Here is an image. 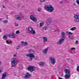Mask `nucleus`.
<instances>
[{
    "label": "nucleus",
    "instance_id": "nucleus-1",
    "mask_svg": "<svg viewBox=\"0 0 79 79\" xmlns=\"http://www.w3.org/2000/svg\"><path fill=\"white\" fill-rule=\"evenodd\" d=\"M61 35H62L61 38L57 42V44H59V45H61L63 42H64L66 37V34H65V32H64L62 31L61 33Z\"/></svg>",
    "mask_w": 79,
    "mask_h": 79
},
{
    "label": "nucleus",
    "instance_id": "nucleus-2",
    "mask_svg": "<svg viewBox=\"0 0 79 79\" xmlns=\"http://www.w3.org/2000/svg\"><path fill=\"white\" fill-rule=\"evenodd\" d=\"M45 8L46 10H47L49 12H53L54 10L53 7L51 5H45Z\"/></svg>",
    "mask_w": 79,
    "mask_h": 79
},
{
    "label": "nucleus",
    "instance_id": "nucleus-3",
    "mask_svg": "<svg viewBox=\"0 0 79 79\" xmlns=\"http://www.w3.org/2000/svg\"><path fill=\"white\" fill-rule=\"evenodd\" d=\"M19 63V60L18 59L14 58H13L11 61V64L12 67H14L15 66V64H18Z\"/></svg>",
    "mask_w": 79,
    "mask_h": 79
},
{
    "label": "nucleus",
    "instance_id": "nucleus-4",
    "mask_svg": "<svg viewBox=\"0 0 79 79\" xmlns=\"http://www.w3.org/2000/svg\"><path fill=\"white\" fill-rule=\"evenodd\" d=\"M64 71H65V73L66 74L65 75V79H69V77L71 76V72H70V70L68 69H64Z\"/></svg>",
    "mask_w": 79,
    "mask_h": 79
},
{
    "label": "nucleus",
    "instance_id": "nucleus-5",
    "mask_svg": "<svg viewBox=\"0 0 79 79\" xmlns=\"http://www.w3.org/2000/svg\"><path fill=\"white\" fill-rule=\"evenodd\" d=\"M74 22L75 23H79V15L75 14L74 16Z\"/></svg>",
    "mask_w": 79,
    "mask_h": 79
},
{
    "label": "nucleus",
    "instance_id": "nucleus-6",
    "mask_svg": "<svg viewBox=\"0 0 79 79\" xmlns=\"http://www.w3.org/2000/svg\"><path fill=\"white\" fill-rule=\"evenodd\" d=\"M28 30L32 34H35V31L33 30V28L31 27H28Z\"/></svg>",
    "mask_w": 79,
    "mask_h": 79
},
{
    "label": "nucleus",
    "instance_id": "nucleus-7",
    "mask_svg": "<svg viewBox=\"0 0 79 79\" xmlns=\"http://www.w3.org/2000/svg\"><path fill=\"white\" fill-rule=\"evenodd\" d=\"M26 56L27 57L28 56L29 57H30V60H31V61H32V58H35V56H34V55H33L31 53L28 54Z\"/></svg>",
    "mask_w": 79,
    "mask_h": 79
},
{
    "label": "nucleus",
    "instance_id": "nucleus-8",
    "mask_svg": "<svg viewBox=\"0 0 79 79\" xmlns=\"http://www.w3.org/2000/svg\"><path fill=\"white\" fill-rule=\"evenodd\" d=\"M27 70L31 71V72H32V71H34L35 70V69L33 66L29 65L28 67Z\"/></svg>",
    "mask_w": 79,
    "mask_h": 79
},
{
    "label": "nucleus",
    "instance_id": "nucleus-9",
    "mask_svg": "<svg viewBox=\"0 0 79 79\" xmlns=\"http://www.w3.org/2000/svg\"><path fill=\"white\" fill-rule=\"evenodd\" d=\"M30 19L31 20H32L34 22H35V23H36L37 22V19H36V17H34L33 15H30Z\"/></svg>",
    "mask_w": 79,
    "mask_h": 79
},
{
    "label": "nucleus",
    "instance_id": "nucleus-10",
    "mask_svg": "<svg viewBox=\"0 0 79 79\" xmlns=\"http://www.w3.org/2000/svg\"><path fill=\"white\" fill-rule=\"evenodd\" d=\"M31 77V74L29 72H27L24 77V79H27Z\"/></svg>",
    "mask_w": 79,
    "mask_h": 79
},
{
    "label": "nucleus",
    "instance_id": "nucleus-11",
    "mask_svg": "<svg viewBox=\"0 0 79 79\" xmlns=\"http://www.w3.org/2000/svg\"><path fill=\"white\" fill-rule=\"evenodd\" d=\"M8 76V75H7V73L5 72L2 74L1 79H5V77H7Z\"/></svg>",
    "mask_w": 79,
    "mask_h": 79
},
{
    "label": "nucleus",
    "instance_id": "nucleus-12",
    "mask_svg": "<svg viewBox=\"0 0 79 79\" xmlns=\"http://www.w3.org/2000/svg\"><path fill=\"white\" fill-rule=\"evenodd\" d=\"M50 60L51 63L52 64H55V60L54 58L51 57L50 58Z\"/></svg>",
    "mask_w": 79,
    "mask_h": 79
},
{
    "label": "nucleus",
    "instance_id": "nucleus-13",
    "mask_svg": "<svg viewBox=\"0 0 79 79\" xmlns=\"http://www.w3.org/2000/svg\"><path fill=\"white\" fill-rule=\"evenodd\" d=\"M52 18H48L47 20V22L46 23L47 25V26H48V25H50V24H51V23H52V21H51V20H52Z\"/></svg>",
    "mask_w": 79,
    "mask_h": 79
},
{
    "label": "nucleus",
    "instance_id": "nucleus-14",
    "mask_svg": "<svg viewBox=\"0 0 79 79\" xmlns=\"http://www.w3.org/2000/svg\"><path fill=\"white\" fill-rule=\"evenodd\" d=\"M48 50V48H46L43 51V52L44 53V55H47V51Z\"/></svg>",
    "mask_w": 79,
    "mask_h": 79
},
{
    "label": "nucleus",
    "instance_id": "nucleus-15",
    "mask_svg": "<svg viewBox=\"0 0 79 79\" xmlns=\"http://www.w3.org/2000/svg\"><path fill=\"white\" fill-rule=\"evenodd\" d=\"M8 37L10 38H14L15 37V35L12 33H10L8 35Z\"/></svg>",
    "mask_w": 79,
    "mask_h": 79
},
{
    "label": "nucleus",
    "instance_id": "nucleus-16",
    "mask_svg": "<svg viewBox=\"0 0 79 79\" xmlns=\"http://www.w3.org/2000/svg\"><path fill=\"white\" fill-rule=\"evenodd\" d=\"M23 15H21L19 16H18L17 17H16V19L17 20H21L22 19L21 18H23Z\"/></svg>",
    "mask_w": 79,
    "mask_h": 79
},
{
    "label": "nucleus",
    "instance_id": "nucleus-17",
    "mask_svg": "<svg viewBox=\"0 0 79 79\" xmlns=\"http://www.w3.org/2000/svg\"><path fill=\"white\" fill-rule=\"evenodd\" d=\"M39 64L40 66H44V64H45V63L42 62H40L39 63Z\"/></svg>",
    "mask_w": 79,
    "mask_h": 79
},
{
    "label": "nucleus",
    "instance_id": "nucleus-18",
    "mask_svg": "<svg viewBox=\"0 0 79 79\" xmlns=\"http://www.w3.org/2000/svg\"><path fill=\"white\" fill-rule=\"evenodd\" d=\"M43 40H44V43L46 42L47 41V40H48V38L45 37H43Z\"/></svg>",
    "mask_w": 79,
    "mask_h": 79
},
{
    "label": "nucleus",
    "instance_id": "nucleus-19",
    "mask_svg": "<svg viewBox=\"0 0 79 79\" xmlns=\"http://www.w3.org/2000/svg\"><path fill=\"white\" fill-rule=\"evenodd\" d=\"M3 39L5 40H6L7 39V35H5L3 36Z\"/></svg>",
    "mask_w": 79,
    "mask_h": 79
},
{
    "label": "nucleus",
    "instance_id": "nucleus-20",
    "mask_svg": "<svg viewBox=\"0 0 79 79\" xmlns=\"http://www.w3.org/2000/svg\"><path fill=\"white\" fill-rule=\"evenodd\" d=\"M23 42V45H28V43H27V42H26L25 43H24V42L23 41H22L21 42V43H22Z\"/></svg>",
    "mask_w": 79,
    "mask_h": 79
},
{
    "label": "nucleus",
    "instance_id": "nucleus-21",
    "mask_svg": "<svg viewBox=\"0 0 79 79\" xmlns=\"http://www.w3.org/2000/svg\"><path fill=\"white\" fill-rule=\"evenodd\" d=\"M76 27H73L72 28H71L70 29V30L71 31H74V30H76Z\"/></svg>",
    "mask_w": 79,
    "mask_h": 79
},
{
    "label": "nucleus",
    "instance_id": "nucleus-22",
    "mask_svg": "<svg viewBox=\"0 0 79 79\" xmlns=\"http://www.w3.org/2000/svg\"><path fill=\"white\" fill-rule=\"evenodd\" d=\"M66 33L67 34H68V35H72L73 34V33H71V32H70L69 31H67Z\"/></svg>",
    "mask_w": 79,
    "mask_h": 79
},
{
    "label": "nucleus",
    "instance_id": "nucleus-23",
    "mask_svg": "<svg viewBox=\"0 0 79 79\" xmlns=\"http://www.w3.org/2000/svg\"><path fill=\"white\" fill-rule=\"evenodd\" d=\"M43 25H44L43 23H40V27H42Z\"/></svg>",
    "mask_w": 79,
    "mask_h": 79
},
{
    "label": "nucleus",
    "instance_id": "nucleus-24",
    "mask_svg": "<svg viewBox=\"0 0 79 79\" xmlns=\"http://www.w3.org/2000/svg\"><path fill=\"white\" fill-rule=\"evenodd\" d=\"M69 38L70 39H73L74 37L73 36V35H70L69 36Z\"/></svg>",
    "mask_w": 79,
    "mask_h": 79
},
{
    "label": "nucleus",
    "instance_id": "nucleus-25",
    "mask_svg": "<svg viewBox=\"0 0 79 79\" xmlns=\"http://www.w3.org/2000/svg\"><path fill=\"white\" fill-rule=\"evenodd\" d=\"M8 22V20H6L5 21H3L2 23H4L5 24V23H7Z\"/></svg>",
    "mask_w": 79,
    "mask_h": 79
},
{
    "label": "nucleus",
    "instance_id": "nucleus-26",
    "mask_svg": "<svg viewBox=\"0 0 79 79\" xmlns=\"http://www.w3.org/2000/svg\"><path fill=\"white\" fill-rule=\"evenodd\" d=\"M47 0H40L41 2H42V3H44L45 2H47Z\"/></svg>",
    "mask_w": 79,
    "mask_h": 79
},
{
    "label": "nucleus",
    "instance_id": "nucleus-27",
    "mask_svg": "<svg viewBox=\"0 0 79 79\" xmlns=\"http://www.w3.org/2000/svg\"><path fill=\"white\" fill-rule=\"evenodd\" d=\"M43 29L44 30H47V29H48V28H47V27H43Z\"/></svg>",
    "mask_w": 79,
    "mask_h": 79
},
{
    "label": "nucleus",
    "instance_id": "nucleus-28",
    "mask_svg": "<svg viewBox=\"0 0 79 79\" xmlns=\"http://www.w3.org/2000/svg\"><path fill=\"white\" fill-rule=\"evenodd\" d=\"M19 33H20V32L19 31V30L17 31L16 32V34H19Z\"/></svg>",
    "mask_w": 79,
    "mask_h": 79
},
{
    "label": "nucleus",
    "instance_id": "nucleus-29",
    "mask_svg": "<svg viewBox=\"0 0 79 79\" xmlns=\"http://www.w3.org/2000/svg\"><path fill=\"white\" fill-rule=\"evenodd\" d=\"M29 52L30 53H31V52H33V53H34V51H33V50H29Z\"/></svg>",
    "mask_w": 79,
    "mask_h": 79
},
{
    "label": "nucleus",
    "instance_id": "nucleus-30",
    "mask_svg": "<svg viewBox=\"0 0 79 79\" xmlns=\"http://www.w3.org/2000/svg\"><path fill=\"white\" fill-rule=\"evenodd\" d=\"M77 71L78 72H79V66H77Z\"/></svg>",
    "mask_w": 79,
    "mask_h": 79
},
{
    "label": "nucleus",
    "instance_id": "nucleus-31",
    "mask_svg": "<svg viewBox=\"0 0 79 79\" xmlns=\"http://www.w3.org/2000/svg\"><path fill=\"white\" fill-rule=\"evenodd\" d=\"M76 2L78 5H79V0H77Z\"/></svg>",
    "mask_w": 79,
    "mask_h": 79
},
{
    "label": "nucleus",
    "instance_id": "nucleus-32",
    "mask_svg": "<svg viewBox=\"0 0 79 79\" xmlns=\"http://www.w3.org/2000/svg\"><path fill=\"white\" fill-rule=\"evenodd\" d=\"M15 26H19L18 23H15Z\"/></svg>",
    "mask_w": 79,
    "mask_h": 79
},
{
    "label": "nucleus",
    "instance_id": "nucleus-33",
    "mask_svg": "<svg viewBox=\"0 0 79 79\" xmlns=\"http://www.w3.org/2000/svg\"><path fill=\"white\" fill-rule=\"evenodd\" d=\"M59 3L60 4H62H62H63V2L61 1H60L59 2Z\"/></svg>",
    "mask_w": 79,
    "mask_h": 79
},
{
    "label": "nucleus",
    "instance_id": "nucleus-34",
    "mask_svg": "<svg viewBox=\"0 0 79 79\" xmlns=\"http://www.w3.org/2000/svg\"><path fill=\"white\" fill-rule=\"evenodd\" d=\"M37 10L38 11H40V10H41V9L40 8H39L37 9Z\"/></svg>",
    "mask_w": 79,
    "mask_h": 79
},
{
    "label": "nucleus",
    "instance_id": "nucleus-35",
    "mask_svg": "<svg viewBox=\"0 0 79 79\" xmlns=\"http://www.w3.org/2000/svg\"><path fill=\"white\" fill-rule=\"evenodd\" d=\"M6 44H7L10 45V43H9V42L8 41V40H7L6 41Z\"/></svg>",
    "mask_w": 79,
    "mask_h": 79
},
{
    "label": "nucleus",
    "instance_id": "nucleus-36",
    "mask_svg": "<svg viewBox=\"0 0 79 79\" xmlns=\"http://www.w3.org/2000/svg\"><path fill=\"white\" fill-rule=\"evenodd\" d=\"M78 43H79V42H78V41L77 40L76 41L75 43L76 44H78Z\"/></svg>",
    "mask_w": 79,
    "mask_h": 79
},
{
    "label": "nucleus",
    "instance_id": "nucleus-37",
    "mask_svg": "<svg viewBox=\"0 0 79 79\" xmlns=\"http://www.w3.org/2000/svg\"><path fill=\"white\" fill-rule=\"evenodd\" d=\"M76 48H71V50H75Z\"/></svg>",
    "mask_w": 79,
    "mask_h": 79
},
{
    "label": "nucleus",
    "instance_id": "nucleus-38",
    "mask_svg": "<svg viewBox=\"0 0 79 79\" xmlns=\"http://www.w3.org/2000/svg\"><path fill=\"white\" fill-rule=\"evenodd\" d=\"M14 57H16L17 56V55L16 54H15L14 55Z\"/></svg>",
    "mask_w": 79,
    "mask_h": 79
},
{
    "label": "nucleus",
    "instance_id": "nucleus-39",
    "mask_svg": "<svg viewBox=\"0 0 79 79\" xmlns=\"http://www.w3.org/2000/svg\"><path fill=\"white\" fill-rule=\"evenodd\" d=\"M2 8H6L4 6H3Z\"/></svg>",
    "mask_w": 79,
    "mask_h": 79
},
{
    "label": "nucleus",
    "instance_id": "nucleus-40",
    "mask_svg": "<svg viewBox=\"0 0 79 79\" xmlns=\"http://www.w3.org/2000/svg\"><path fill=\"white\" fill-rule=\"evenodd\" d=\"M59 79H63V78H62L60 77H59Z\"/></svg>",
    "mask_w": 79,
    "mask_h": 79
},
{
    "label": "nucleus",
    "instance_id": "nucleus-41",
    "mask_svg": "<svg viewBox=\"0 0 79 79\" xmlns=\"http://www.w3.org/2000/svg\"><path fill=\"white\" fill-rule=\"evenodd\" d=\"M10 43H11V44H12V41H10Z\"/></svg>",
    "mask_w": 79,
    "mask_h": 79
},
{
    "label": "nucleus",
    "instance_id": "nucleus-42",
    "mask_svg": "<svg viewBox=\"0 0 79 79\" xmlns=\"http://www.w3.org/2000/svg\"><path fill=\"white\" fill-rule=\"evenodd\" d=\"M2 30H1V29H0V32H2Z\"/></svg>",
    "mask_w": 79,
    "mask_h": 79
},
{
    "label": "nucleus",
    "instance_id": "nucleus-43",
    "mask_svg": "<svg viewBox=\"0 0 79 79\" xmlns=\"http://www.w3.org/2000/svg\"><path fill=\"white\" fill-rule=\"evenodd\" d=\"M2 64H1V62L0 61V66H1Z\"/></svg>",
    "mask_w": 79,
    "mask_h": 79
},
{
    "label": "nucleus",
    "instance_id": "nucleus-44",
    "mask_svg": "<svg viewBox=\"0 0 79 79\" xmlns=\"http://www.w3.org/2000/svg\"><path fill=\"white\" fill-rule=\"evenodd\" d=\"M2 73V70H0V73Z\"/></svg>",
    "mask_w": 79,
    "mask_h": 79
},
{
    "label": "nucleus",
    "instance_id": "nucleus-45",
    "mask_svg": "<svg viewBox=\"0 0 79 79\" xmlns=\"http://www.w3.org/2000/svg\"><path fill=\"white\" fill-rule=\"evenodd\" d=\"M2 19L1 18H0V21H2Z\"/></svg>",
    "mask_w": 79,
    "mask_h": 79
},
{
    "label": "nucleus",
    "instance_id": "nucleus-46",
    "mask_svg": "<svg viewBox=\"0 0 79 79\" xmlns=\"http://www.w3.org/2000/svg\"><path fill=\"white\" fill-rule=\"evenodd\" d=\"M17 49H19V48H17Z\"/></svg>",
    "mask_w": 79,
    "mask_h": 79
},
{
    "label": "nucleus",
    "instance_id": "nucleus-47",
    "mask_svg": "<svg viewBox=\"0 0 79 79\" xmlns=\"http://www.w3.org/2000/svg\"><path fill=\"white\" fill-rule=\"evenodd\" d=\"M6 16H7V17L8 16V15H7Z\"/></svg>",
    "mask_w": 79,
    "mask_h": 79
},
{
    "label": "nucleus",
    "instance_id": "nucleus-48",
    "mask_svg": "<svg viewBox=\"0 0 79 79\" xmlns=\"http://www.w3.org/2000/svg\"><path fill=\"white\" fill-rule=\"evenodd\" d=\"M7 19H8V18L7 17Z\"/></svg>",
    "mask_w": 79,
    "mask_h": 79
}]
</instances>
